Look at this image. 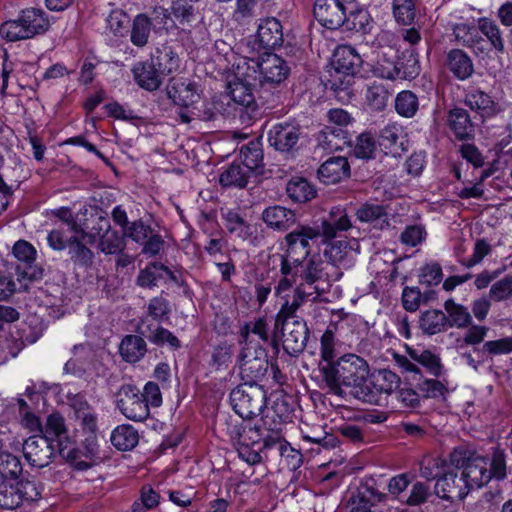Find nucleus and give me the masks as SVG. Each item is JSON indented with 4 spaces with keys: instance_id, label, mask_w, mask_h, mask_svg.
Returning a JSON list of instances; mask_svg holds the SVG:
<instances>
[{
    "instance_id": "nucleus-51",
    "label": "nucleus",
    "mask_w": 512,
    "mask_h": 512,
    "mask_svg": "<svg viewBox=\"0 0 512 512\" xmlns=\"http://www.w3.org/2000/svg\"><path fill=\"white\" fill-rule=\"evenodd\" d=\"M389 98L390 92L384 85L373 83L368 86L366 100L372 109L378 111L383 110L387 106Z\"/></svg>"
},
{
    "instance_id": "nucleus-59",
    "label": "nucleus",
    "mask_w": 512,
    "mask_h": 512,
    "mask_svg": "<svg viewBox=\"0 0 512 512\" xmlns=\"http://www.w3.org/2000/svg\"><path fill=\"white\" fill-rule=\"evenodd\" d=\"M302 437L305 441L320 444L325 448H332L337 445V439L318 426L309 431L302 430Z\"/></svg>"
},
{
    "instance_id": "nucleus-12",
    "label": "nucleus",
    "mask_w": 512,
    "mask_h": 512,
    "mask_svg": "<svg viewBox=\"0 0 512 512\" xmlns=\"http://www.w3.org/2000/svg\"><path fill=\"white\" fill-rule=\"evenodd\" d=\"M359 253V244L355 239H340L330 242L324 250L328 265L339 269H348L355 263Z\"/></svg>"
},
{
    "instance_id": "nucleus-50",
    "label": "nucleus",
    "mask_w": 512,
    "mask_h": 512,
    "mask_svg": "<svg viewBox=\"0 0 512 512\" xmlns=\"http://www.w3.org/2000/svg\"><path fill=\"white\" fill-rule=\"evenodd\" d=\"M479 357L496 356L512 352V337L486 341L481 348H475Z\"/></svg>"
},
{
    "instance_id": "nucleus-26",
    "label": "nucleus",
    "mask_w": 512,
    "mask_h": 512,
    "mask_svg": "<svg viewBox=\"0 0 512 512\" xmlns=\"http://www.w3.org/2000/svg\"><path fill=\"white\" fill-rule=\"evenodd\" d=\"M133 74L137 84L148 90L154 91L161 85V74L153 63L145 62L133 68Z\"/></svg>"
},
{
    "instance_id": "nucleus-64",
    "label": "nucleus",
    "mask_w": 512,
    "mask_h": 512,
    "mask_svg": "<svg viewBox=\"0 0 512 512\" xmlns=\"http://www.w3.org/2000/svg\"><path fill=\"white\" fill-rule=\"evenodd\" d=\"M15 487H17L18 495L20 496V504L23 500L35 501L41 497L42 487L35 480L20 481Z\"/></svg>"
},
{
    "instance_id": "nucleus-33",
    "label": "nucleus",
    "mask_w": 512,
    "mask_h": 512,
    "mask_svg": "<svg viewBox=\"0 0 512 512\" xmlns=\"http://www.w3.org/2000/svg\"><path fill=\"white\" fill-rule=\"evenodd\" d=\"M477 23L478 32L480 31L486 37L495 51L503 53L505 50V42L497 23L488 17L479 18Z\"/></svg>"
},
{
    "instance_id": "nucleus-14",
    "label": "nucleus",
    "mask_w": 512,
    "mask_h": 512,
    "mask_svg": "<svg viewBox=\"0 0 512 512\" xmlns=\"http://www.w3.org/2000/svg\"><path fill=\"white\" fill-rule=\"evenodd\" d=\"M243 67L237 66V73L235 81L229 84L230 95L232 100L242 106L250 107L255 103V97L253 94V87L257 81V77L246 69L245 72H241Z\"/></svg>"
},
{
    "instance_id": "nucleus-45",
    "label": "nucleus",
    "mask_w": 512,
    "mask_h": 512,
    "mask_svg": "<svg viewBox=\"0 0 512 512\" xmlns=\"http://www.w3.org/2000/svg\"><path fill=\"white\" fill-rule=\"evenodd\" d=\"M151 27L152 22L148 16L145 14L137 15L130 31V41L138 47L145 46L148 42Z\"/></svg>"
},
{
    "instance_id": "nucleus-22",
    "label": "nucleus",
    "mask_w": 512,
    "mask_h": 512,
    "mask_svg": "<svg viewBox=\"0 0 512 512\" xmlns=\"http://www.w3.org/2000/svg\"><path fill=\"white\" fill-rule=\"evenodd\" d=\"M357 219L369 223L374 228L383 230L389 226L388 213L384 206L379 204L365 203L356 211Z\"/></svg>"
},
{
    "instance_id": "nucleus-1",
    "label": "nucleus",
    "mask_w": 512,
    "mask_h": 512,
    "mask_svg": "<svg viewBox=\"0 0 512 512\" xmlns=\"http://www.w3.org/2000/svg\"><path fill=\"white\" fill-rule=\"evenodd\" d=\"M352 227L347 213L340 207H333L319 226L300 225L285 236L286 251L280 255L281 280L276 287L279 294L291 288L298 280V266L302 260L310 257L311 242L321 239L326 244L337 236L339 231Z\"/></svg>"
},
{
    "instance_id": "nucleus-25",
    "label": "nucleus",
    "mask_w": 512,
    "mask_h": 512,
    "mask_svg": "<svg viewBox=\"0 0 512 512\" xmlns=\"http://www.w3.org/2000/svg\"><path fill=\"white\" fill-rule=\"evenodd\" d=\"M448 124L458 139H468L473 136V123L467 111L462 108L450 110Z\"/></svg>"
},
{
    "instance_id": "nucleus-11",
    "label": "nucleus",
    "mask_w": 512,
    "mask_h": 512,
    "mask_svg": "<svg viewBox=\"0 0 512 512\" xmlns=\"http://www.w3.org/2000/svg\"><path fill=\"white\" fill-rule=\"evenodd\" d=\"M282 344L284 350L292 356L300 354L306 347L309 330L302 319L281 320Z\"/></svg>"
},
{
    "instance_id": "nucleus-17",
    "label": "nucleus",
    "mask_w": 512,
    "mask_h": 512,
    "mask_svg": "<svg viewBox=\"0 0 512 512\" xmlns=\"http://www.w3.org/2000/svg\"><path fill=\"white\" fill-rule=\"evenodd\" d=\"M435 493L445 500H462L468 494L467 484L456 473L449 471L437 479Z\"/></svg>"
},
{
    "instance_id": "nucleus-49",
    "label": "nucleus",
    "mask_w": 512,
    "mask_h": 512,
    "mask_svg": "<svg viewBox=\"0 0 512 512\" xmlns=\"http://www.w3.org/2000/svg\"><path fill=\"white\" fill-rule=\"evenodd\" d=\"M419 108L417 96L408 90L398 93L395 99V109L403 117H413Z\"/></svg>"
},
{
    "instance_id": "nucleus-24",
    "label": "nucleus",
    "mask_w": 512,
    "mask_h": 512,
    "mask_svg": "<svg viewBox=\"0 0 512 512\" xmlns=\"http://www.w3.org/2000/svg\"><path fill=\"white\" fill-rule=\"evenodd\" d=\"M71 407L76 419L80 421L82 429L91 435H95L97 431V416L88 402L82 396L77 395L73 398Z\"/></svg>"
},
{
    "instance_id": "nucleus-37",
    "label": "nucleus",
    "mask_w": 512,
    "mask_h": 512,
    "mask_svg": "<svg viewBox=\"0 0 512 512\" xmlns=\"http://www.w3.org/2000/svg\"><path fill=\"white\" fill-rule=\"evenodd\" d=\"M173 18L183 27L192 28L200 20V15L194 7L184 0H176L171 7Z\"/></svg>"
},
{
    "instance_id": "nucleus-7",
    "label": "nucleus",
    "mask_w": 512,
    "mask_h": 512,
    "mask_svg": "<svg viewBox=\"0 0 512 512\" xmlns=\"http://www.w3.org/2000/svg\"><path fill=\"white\" fill-rule=\"evenodd\" d=\"M247 70L257 77L260 83L268 82L279 84L284 81L289 73L290 67L280 56L272 53L264 54L259 60L244 61Z\"/></svg>"
},
{
    "instance_id": "nucleus-38",
    "label": "nucleus",
    "mask_w": 512,
    "mask_h": 512,
    "mask_svg": "<svg viewBox=\"0 0 512 512\" xmlns=\"http://www.w3.org/2000/svg\"><path fill=\"white\" fill-rule=\"evenodd\" d=\"M309 295H312V293H307L303 285H298L294 291L292 300L286 301L278 312L275 326L278 328L281 320L298 319L295 313L303 305Z\"/></svg>"
},
{
    "instance_id": "nucleus-8",
    "label": "nucleus",
    "mask_w": 512,
    "mask_h": 512,
    "mask_svg": "<svg viewBox=\"0 0 512 512\" xmlns=\"http://www.w3.org/2000/svg\"><path fill=\"white\" fill-rule=\"evenodd\" d=\"M240 370L242 377L247 379L246 383L261 380L268 370L265 349L251 345V342L244 346L240 354Z\"/></svg>"
},
{
    "instance_id": "nucleus-52",
    "label": "nucleus",
    "mask_w": 512,
    "mask_h": 512,
    "mask_svg": "<svg viewBox=\"0 0 512 512\" xmlns=\"http://www.w3.org/2000/svg\"><path fill=\"white\" fill-rule=\"evenodd\" d=\"M376 141L372 134L364 132L357 136L353 154L359 159H372L376 152Z\"/></svg>"
},
{
    "instance_id": "nucleus-13",
    "label": "nucleus",
    "mask_w": 512,
    "mask_h": 512,
    "mask_svg": "<svg viewBox=\"0 0 512 512\" xmlns=\"http://www.w3.org/2000/svg\"><path fill=\"white\" fill-rule=\"evenodd\" d=\"M314 16L327 29H337L345 22L346 7L340 0H316Z\"/></svg>"
},
{
    "instance_id": "nucleus-3",
    "label": "nucleus",
    "mask_w": 512,
    "mask_h": 512,
    "mask_svg": "<svg viewBox=\"0 0 512 512\" xmlns=\"http://www.w3.org/2000/svg\"><path fill=\"white\" fill-rule=\"evenodd\" d=\"M49 27L50 20L42 9L26 8L16 19L0 25V36L7 41L16 42L44 34Z\"/></svg>"
},
{
    "instance_id": "nucleus-46",
    "label": "nucleus",
    "mask_w": 512,
    "mask_h": 512,
    "mask_svg": "<svg viewBox=\"0 0 512 512\" xmlns=\"http://www.w3.org/2000/svg\"><path fill=\"white\" fill-rule=\"evenodd\" d=\"M69 255L74 264L89 266L92 264L93 252L82 243L78 237L73 236L67 240Z\"/></svg>"
},
{
    "instance_id": "nucleus-61",
    "label": "nucleus",
    "mask_w": 512,
    "mask_h": 512,
    "mask_svg": "<svg viewBox=\"0 0 512 512\" xmlns=\"http://www.w3.org/2000/svg\"><path fill=\"white\" fill-rule=\"evenodd\" d=\"M320 353L321 358L327 364H333L334 358L336 357V344L337 340L332 329L327 328L321 336L320 340Z\"/></svg>"
},
{
    "instance_id": "nucleus-9",
    "label": "nucleus",
    "mask_w": 512,
    "mask_h": 512,
    "mask_svg": "<svg viewBox=\"0 0 512 512\" xmlns=\"http://www.w3.org/2000/svg\"><path fill=\"white\" fill-rule=\"evenodd\" d=\"M55 444L47 435H33L23 443V454L27 462L38 468L48 466L55 455Z\"/></svg>"
},
{
    "instance_id": "nucleus-5",
    "label": "nucleus",
    "mask_w": 512,
    "mask_h": 512,
    "mask_svg": "<svg viewBox=\"0 0 512 512\" xmlns=\"http://www.w3.org/2000/svg\"><path fill=\"white\" fill-rule=\"evenodd\" d=\"M451 463L463 469L461 478L467 484V490L480 488L491 480L489 460L481 455L471 454L466 457L462 450H454Z\"/></svg>"
},
{
    "instance_id": "nucleus-41",
    "label": "nucleus",
    "mask_w": 512,
    "mask_h": 512,
    "mask_svg": "<svg viewBox=\"0 0 512 512\" xmlns=\"http://www.w3.org/2000/svg\"><path fill=\"white\" fill-rule=\"evenodd\" d=\"M156 64L161 75L176 72L180 67V58L170 46H162L156 52Z\"/></svg>"
},
{
    "instance_id": "nucleus-54",
    "label": "nucleus",
    "mask_w": 512,
    "mask_h": 512,
    "mask_svg": "<svg viewBox=\"0 0 512 512\" xmlns=\"http://www.w3.org/2000/svg\"><path fill=\"white\" fill-rule=\"evenodd\" d=\"M455 39L462 45L472 47L480 42L478 26L475 27L468 23H458L453 26Z\"/></svg>"
},
{
    "instance_id": "nucleus-53",
    "label": "nucleus",
    "mask_w": 512,
    "mask_h": 512,
    "mask_svg": "<svg viewBox=\"0 0 512 512\" xmlns=\"http://www.w3.org/2000/svg\"><path fill=\"white\" fill-rule=\"evenodd\" d=\"M22 472V464L20 459L7 452H0V477L16 479Z\"/></svg>"
},
{
    "instance_id": "nucleus-27",
    "label": "nucleus",
    "mask_w": 512,
    "mask_h": 512,
    "mask_svg": "<svg viewBox=\"0 0 512 512\" xmlns=\"http://www.w3.org/2000/svg\"><path fill=\"white\" fill-rule=\"evenodd\" d=\"M447 326L463 329L473 323V318L468 308L462 304L456 303L453 299H448L444 303Z\"/></svg>"
},
{
    "instance_id": "nucleus-57",
    "label": "nucleus",
    "mask_w": 512,
    "mask_h": 512,
    "mask_svg": "<svg viewBox=\"0 0 512 512\" xmlns=\"http://www.w3.org/2000/svg\"><path fill=\"white\" fill-rule=\"evenodd\" d=\"M151 223L152 217L151 215H147L139 221H135L130 224V238L135 242L142 244L150 236L156 233L152 229Z\"/></svg>"
},
{
    "instance_id": "nucleus-19",
    "label": "nucleus",
    "mask_w": 512,
    "mask_h": 512,
    "mask_svg": "<svg viewBox=\"0 0 512 512\" xmlns=\"http://www.w3.org/2000/svg\"><path fill=\"white\" fill-rule=\"evenodd\" d=\"M350 175V165L345 157L336 156L326 160L318 169V178L324 184H335Z\"/></svg>"
},
{
    "instance_id": "nucleus-63",
    "label": "nucleus",
    "mask_w": 512,
    "mask_h": 512,
    "mask_svg": "<svg viewBox=\"0 0 512 512\" xmlns=\"http://www.w3.org/2000/svg\"><path fill=\"white\" fill-rule=\"evenodd\" d=\"M393 13L398 22L403 24L411 23L415 17L412 0H393Z\"/></svg>"
},
{
    "instance_id": "nucleus-36",
    "label": "nucleus",
    "mask_w": 512,
    "mask_h": 512,
    "mask_svg": "<svg viewBox=\"0 0 512 512\" xmlns=\"http://www.w3.org/2000/svg\"><path fill=\"white\" fill-rule=\"evenodd\" d=\"M287 195L294 201L304 203L316 196V190L305 178L293 177L286 187Z\"/></svg>"
},
{
    "instance_id": "nucleus-4",
    "label": "nucleus",
    "mask_w": 512,
    "mask_h": 512,
    "mask_svg": "<svg viewBox=\"0 0 512 512\" xmlns=\"http://www.w3.org/2000/svg\"><path fill=\"white\" fill-rule=\"evenodd\" d=\"M266 391L256 383H243L230 393L233 410L242 419H252L266 406Z\"/></svg>"
},
{
    "instance_id": "nucleus-23",
    "label": "nucleus",
    "mask_w": 512,
    "mask_h": 512,
    "mask_svg": "<svg viewBox=\"0 0 512 512\" xmlns=\"http://www.w3.org/2000/svg\"><path fill=\"white\" fill-rule=\"evenodd\" d=\"M446 66L459 80L469 78L474 71L471 58L460 49H453L448 52Z\"/></svg>"
},
{
    "instance_id": "nucleus-43",
    "label": "nucleus",
    "mask_w": 512,
    "mask_h": 512,
    "mask_svg": "<svg viewBox=\"0 0 512 512\" xmlns=\"http://www.w3.org/2000/svg\"><path fill=\"white\" fill-rule=\"evenodd\" d=\"M372 19L366 9L349 10L345 12V22L342 26L348 31L368 33L371 28Z\"/></svg>"
},
{
    "instance_id": "nucleus-58",
    "label": "nucleus",
    "mask_w": 512,
    "mask_h": 512,
    "mask_svg": "<svg viewBox=\"0 0 512 512\" xmlns=\"http://www.w3.org/2000/svg\"><path fill=\"white\" fill-rule=\"evenodd\" d=\"M159 504V495L150 487L144 486L141 489L140 497L132 504L133 512H146Z\"/></svg>"
},
{
    "instance_id": "nucleus-29",
    "label": "nucleus",
    "mask_w": 512,
    "mask_h": 512,
    "mask_svg": "<svg viewBox=\"0 0 512 512\" xmlns=\"http://www.w3.org/2000/svg\"><path fill=\"white\" fill-rule=\"evenodd\" d=\"M446 314L441 310L424 311L419 318V327L426 335H435L446 330Z\"/></svg>"
},
{
    "instance_id": "nucleus-34",
    "label": "nucleus",
    "mask_w": 512,
    "mask_h": 512,
    "mask_svg": "<svg viewBox=\"0 0 512 512\" xmlns=\"http://www.w3.org/2000/svg\"><path fill=\"white\" fill-rule=\"evenodd\" d=\"M465 104L478 112L482 117H488L494 114V102L491 97L478 89L469 91L465 96Z\"/></svg>"
},
{
    "instance_id": "nucleus-39",
    "label": "nucleus",
    "mask_w": 512,
    "mask_h": 512,
    "mask_svg": "<svg viewBox=\"0 0 512 512\" xmlns=\"http://www.w3.org/2000/svg\"><path fill=\"white\" fill-rule=\"evenodd\" d=\"M409 357L425 367L427 371L434 377H440L443 374V365L438 355L429 350H408Z\"/></svg>"
},
{
    "instance_id": "nucleus-28",
    "label": "nucleus",
    "mask_w": 512,
    "mask_h": 512,
    "mask_svg": "<svg viewBox=\"0 0 512 512\" xmlns=\"http://www.w3.org/2000/svg\"><path fill=\"white\" fill-rule=\"evenodd\" d=\"M402 139V128L395 124H389L381 130L379 145L385 150L386 154L396 156L404 150Z\"/></svg>"
},
{
    "instance_id": "nucleus-20",
    "label": "nucleus",
    "mask_w": 512,
    "mask_h": 512,
    "mask_svg": "<svg viewBox=\"0 0 512 512\" xmlns=\"http://www.w3.org/2000/svg\"><path fill=\"white\" fill-rule=\"evenodd\" d=\"M257 40L262 48L272 49L278 47L283 42L282 25L274 17H268L258 25Z\"/></svg>"
},
{
    "instance_id": "nucleus-60",
    "label": "nucleus",
    "mask_w": 512,
    "mask_h": 512,
    "mask_svg": "<svg viewBox=\"0 0 512 512\" xmlns=\"http://www.w3.org/2000/svg\"><path fill=\"white\" fill-rule=\"evenodd\" d=\"M111 32L116 36L123 38L128 33V16L125 11L115 9L111 11L107 19Z\"/></svg>"
},
{
    "instance_id": "nucleus-6",
    "label": "nucleus",
    "mask_w": 512,
    "mask_h": 512,
    "mask_svg": "<svg viewBox=\"0 0 512 512\" xmlns=\"http://www.w3.org/2000/svg\"><path fill=\"white\" fill-rule=\"evenodd\" d=\"M361 64V58L351 46L338 47L333 55L332 66L334 69L332 88L347 89L353 80V76Z\"/></svg>"
},
{
    "instance_id": "nucleus-40",
    "label": "nucleus",
    "mask_w": 512,
    "mask_h": 512,
    "mask_svg": "<svg viewBox=\"0 0 512 512\" xmlns=\"http://www.w3.org/2000/svg\"><path fill=\"white\" fill-rule=\"evenodd\" d=\"M41 435H47L53 444L60 446V443H65L69 439L65 425L64 417L59 413H53L47 417L44 431Z\"/></svg>"
},
{
    "instance_id": "nucleus-18",
    "label": "nucleus",
    "mask_w": 512,
    "mask_h": 512,
    "mask_svg": "<svg viewBox=\"0 0 512 512\" xmlns=\"http://www.w3.org/2000/svg\"><path fill=\"white\" fill-rule=\"evenodd\" d=\"M226 431L231 440L237 445L257 446L262 439V432L258 426L250 423L233 422L226 423Z\"/></svg>"
},
{
    "instance_id": "nucleus-62",
    "label": "nucleus",
    "mask_w": 512,
    "mask_h": 512,
    "mask_svg": "<svg viewBox=\"0 0 512 512\" xmlns=\"http://www.w3.org/2000/svg\"><path fill=\"white\" fill-rule=\"evenodd\" d=\"M20 506V496L15 485L0 482V508L15 509Z\"/></svg>"
},
{
    "instance_id": "nucleus-55",
    "label": "nucleus",
    "mask_w": 512,
    "mask_h": 512,
    "mask_svg": "<svg viewBox=\"0 0 512 512\" xmlns=\"http://www.w3.org/2000/svg\"><path fill=\"white\" fill-rule=\"evenodd\" d=\"M383 496L374 489L366 487L363 491H359L356 499L353 500V507L350 512H371L370 507L373 502L381 501Z\"/></svg>"
},
{
    "instance_id": "nucleus-15",
    "label": "nucleus",
    "mask_w": 512,
    "mask_h": 512,
    "mask_svg": "<svg viewBox=\"0 0 512 512\" xmlns=\"http://www.w3.org/2000/svg\"><path fill=\"white\" fill-rule=\"evenodd\" d=\"M166 90L168 98L178 106L190 107L200 99L196 84L182 78L171 79Z\"/></svg>"
},
{
    "instance_id": "nucleus-56",
    "label": "nucleus",
    "mask_w": 512,
    "mask_h": 512,
    "mask_svg": "<svg viewBox=\"0 0 512 512\" xmlns=\"http://www.w3.org/2000/svg\"><path fill=\"white\" fill-rule=\"evenodd\" d=\"M489 298L494 302H503L512 298V274L504 276L491 285Z\"/></svg>"
},
{
    "instance_id": "nucleus-30",
    "label": "nucleus",
    "mask_w": 512,
    "mask_h": 512,
    "mask_svg": "<svg viewBox=\"0 0 512 512\" xmlns=\"http://www.w3.org/2000/svg\"><path fill=\"white\" fill-rule=\"evenodd\" d=\"M290 420V412L284 402L275 403L272 410L262 418L263 427L270 433H281L284 425Z\"/></svg>"
},
{
    "instance_id": "nucleus-47",
    "label": "nucleus",
    "mask_w": 512,
    "mask_h": 512,
    "mask_svg": "<svg viewBox=\"0 0 512 512\" xmlns=\"http://www.w3.org/2000/svg\"><path fill=\"white\" fill-rule=\"evenodd\" d=\"M126 230H107L100 239L99 247L106 254H115L125 248Z\"/></svg>"
},
{
    "instance_id": "nucleus-16",
    "label": "nucleus",
    "mask_w": 512,
    "mask_h": 512,
    "mask_svg": "<svg viewBox=\"0 0 512 512\" xmlns=\"http://www.w3.org/2000/svg\"><path fill=\"white\" fill-rule=\"evenodd\" d=\"M300 129L294 124L278 123L268 132V141L278 151H289L298 142Z\"/></svg>"
},
{
    "instance_id": "nucleus-31",
    "label": "nucleus",
    "mask_w": 512,
    "mask_h": 512,
    "mask_svg": "<svg viewBox=\"0 0 512 512\" xmlns=\"http://www.w3.org/2000/svg\"><path fill=\"white\" fill-rule=\"evenodd\" d=\"M252 174L239 163L233 162L219 177V182L224 187L244 188Z\"/></svg>"
},
{
    "instance_id": "nucleus-44",
    "label": "nucleus",
    "mask_w": 512,
    "mask_h": 512,
    "mask_svg": "<svg viewBox=\"0 0 512 512\" xmlns=\"http://www.w3.org/2000/svg\"><path fill=\"white\" fill-rule=\"evenodd\" d=\"M59 454L77 470H87L91 467V462L87 461L83 450L74 447L70 439H66L65 443H60L57 447Z\"/></svg>"
},
{
    "instance_id": "nucleus-21",
    "label": "nucleus",
    "mask_w": 512,
    "mask_h": 512,
    "mask_svg": "<svg viewBox=\"0 0 512 512\" xmlns=\"http://www.w3.org/2000/svg\"><path fill=\"white\" fill-rule=\"evenodd\" d=\"M262 219L267 226L280 231L289 229L296 222L292 210L278 205L267 207L262 213Z\"/></svg>"
},
{
    "instance_id": "nucleus-42",
    "label": "nucleus",
    "mask_w": 512,
    "mask_h": 512,
    "mask_svg": "<svg viewBox=\"0 0 512 512\" xmlns=\"http://www.w3.org/2000/svg\"><path fill=\"white\" fill-rule=\"evenodd\" d=\"M400 383V378L398 375L390 370L383 369L378 372L375 381L371 383L373 385L374 393H377L381 397V401L383 400V395H391L398 388Z\"/></svg>"
},
{
    "instance_id": "nucleus-32",
    "label": "nucleus",
    "mask_w": 512,
    "mask_h": 512,
    "mask_svg": "<svg viewBox=\"0 0 512 512\" xmlns=\"http://www.w3.org/2000/svg\"><path fill=\"white\" fill-rule=\"evenodd\" d=\"M224 225L230 234L246 240L252 235L251 225L248 224L235 209L222 211Z\"/></svg>"
},
{
    "instance_id": "nucleus-35",
    "label": "nucleus",
    "mask_w": 512,
    "mask_h": 512,
    "mask_svg": "<svg viewBox=\"0 0 512 512\" xmlns=\"http://www.w3.org/2000/svg\"><path fill=\"white\" fill-rule=\"evenodd\" d=\"M396 58V55L389 56L384 53L374 66V75L388 80L404 78L405 73L402 72L400 63L396 61Z\"/></svg>"
},
{
    "instance_id": "nucleus-2",
    "label": "nucleus",
    "mask_w": 512,
    "mask_h": 512,
    "mask_svg": "<svg viewBox=\"0 0 512 512\" xmlns=\"http://www.w3.org/2000/svg\"><path fill=\"white\" fill-rule=\"evenodd\" d=\"M324 381L330 392L343 396L342 387L355 389V396L363 402L380 405L381 397L374 393L370 384H367L369 365L365 359L356 354H345L333 364H326L321 368Z\"/></svg>"
},
{
    "instance_id": "nucleus-10",
    "label": "nucleus",
    "mask_w": 512,
    "mask_h": 512,
    "mask_svg": "<svg viewBox=\"0 0 512 512\" xmlns=\"http://www.w3.org/2000/svg\"><path fill=\"white\" fill-rule=\"evenodd\" d=\"M328 263H326L319 253H314L310 257L302 260L298 266V279L301 282L298 285L314 286L316 295H319L317 283H330L332 277L327 271Z\"/></svg>"
},
{
    "instance_id": "nucleus-48",
    "label": "nucleus",
    "mask_w": 512,
    "mask_h": 512,
    "mask_svg": "<svg viewBox=\"0 0 512 512\" xmlns=\"http://www.w3.org/2000/svg\"><path fill=\"white\" fill-rule=\"evenodd\" d=\"M242 161L239 163L249 170V173H255L262 164L263 154L262 150L255 143H249L243 146L240 150Z\"/></svg>"
}]
</instances>
